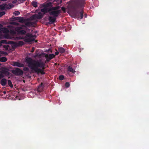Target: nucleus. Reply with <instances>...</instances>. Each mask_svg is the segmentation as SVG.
<instances>
[{"mask_svg":"<svg viewBox=\"0 0 149 149\" xmlns=\"http://www.w3.org/2000/svg\"><path fill=\"white\" fill-rule=\"evenodd\" d=\"M85 4V0H72L70 10L74 18L81 19L83 17V9Z\"/></svg>","mask_w":149,"mask_h":149,"instance_id":"f257e3e1","label":"nucleus"},{"mask_svg":"<svg viewBox=\"0 0 149 149\" xmlns=\"http://www.w3.org/2000/svg\"><path fill=\"white\" fill-rule=\"evenodd\" d=\"M25 61L28 66L32 70L37 73H40L42 74H45L43 70L45 69V63L40 61H36L29 57L25 58Z\"/></svg>","mask_w":149,"mask_h":149,"instance_id":"f03ea898","label":"nucleus"},{"mask_svg":"<svg viewBox=\"0 0 149 149\" xmlns=\"http://www.w3.org/2000/svg\"><path fill=\"white\" fill-rule=\"evenodd\" d=\"M60 7L59 6H57L54 7H49L48 8H44L41 9V11L45 14L47 13H49L50 15H54L57 14V12L55 11L54 10H57L60 8Z\"/></svg>","mask_w":149,"mask_h":149,"instance_id":"7ed1b4c3","label":"nucleus"},{"mask_svg":"<svg viewBox=\"0 0 149 149\" xmlns=\"http://www.w3.org/2000/svg\"><path fill=\"white\" fill-rule=\"evenodd\" d=\"M54 11H57V14H56V15H52L53 16H50L49 17V20L50 22L52 24L54 23L56 21V17H57L59 14L61 12V10L57 9V10H54Z\"/></svg>","mask_w":149,"mask_h":149,"instance_id":"20e7f679","label":"nucleus"},{"mask_svg":"<svg viewBox=\"0 0 149 149\" xmlns=\"http://www.w3.org/2000/svg\"><path fill=\"white\" fill-rule=\"evenodd\" d=\"M12 73L15 76H21L23 74V72L20 69L16 68L11 70Z\"/></svg>","mask_w":149,"mask_h":149,"instance_id":"39448f33","label":"nucleus"},{"mask_svg":"<svg viewBox=\"0 0 149 149\" xmlns=\"http://www.w3.org/2000/svg\"><path fill=\"white\" fill-rule=\"evenodd\" d=\"M13 7L12 4L8 5L7 3H5L0 5V9L1 10L8 9L11 8Z\"/></svg>","mask_w":149,"mask_h":149,"instance_id":"423d86ee","label":"nucleus"},{"mask_svg":"<svg viewBox=\"0 0 149 149\" xmlns=\"http://www.w3.org/2000/svg\"><path fill=\"white\" fill-rule=\"evenodd\" d=\"M23 29L22 27H17L15 28V30L19 34L24 35L26 33L25 30H22Z\"/></svg>","mask_w":149,"mask_h":149,"instance_id":"0eeeda50","label":"nucleus"},{"mask_svg":"<svg viewBox=\"0 0 149 149\" xmlns=\"http://www.w3.org/2000/svg\"><path fill=\"white\" fill-rule=\"evenodd\" d=\"M35 35H33L32 34L28 33L26 34V35L25 36V39H29L30 41H29L28 42H31L33 41H34L35 40L34 38H32L34 37Z\"/></svg>","mask_w":149,"mask_h":149,"instance_id":"6e6552de","label":"nucleus"},{"mask_svg":"<svg viewBox=\"0 0 149 149\" xmlns=\"http://www.w3.org/2000/svg\"><path fill=\"white\" fill-rule=\"evenodd\" d=\"M44 15V14H42L41 12H39L38 14H35L32 16V18L33 19H42Z\"/></svg>","mask_w":149,"mask_h":149,"instance_id":"1a4fd4ad","label":"nucleus"},{"mask_svg":"<svg viewBox=\"0 0 149 149\" xmlns=\"http://www.w3.org/2000/svg\"><path fill=\"white\" fill-rule=\"evenodd\" d=\"M8 69L5 68L0 71V72L3 74L4 76H9L10 73L8 71Z\"/></svg>","mask_w":149,"mask_h":149,"instance_id":"9d476101","label":"nucleus"},{"mask_svg":"<svg viewBox=\"0 0 149 149\" xmlns=\"http://www.w3.org/2000/svg\"><path fill=\"white\" fill-rule=\"evenodd\" d=\"M12 65L14 66H17L20 68L23 67L24 66V65L23 64L17 62H13Z\"/></svg>","mask_w":149,"mask_h":149,"instance_id":"9b49d317","label":"nucleus"},{"mask_svg":"<svg viewBox=\"0 0 149 149\" xmlns=\"http://www.w3.org/2000/svg\"><path fill=\"white\" fill-rule=\"evenodd\" d=\"M15 20H18L19 22L21 23H24L25 21V20L23 18L21 17H15L14 18Z\"/></svg>","mask_w":149,"mask_h":149,"instance_id":"f8f14e48","label":"nucleus"},{"mask_svg":"<svg viewBox=\"0 0 149 149\" xmlns=\"http://www.w3.org/2000/svg\"><path fill=\"white\" fill-rule=\"evenodd\" d=\"M42 6L44 8H48V7H52V4L51 2L45 3L42 5Z\"/></svg>","mask_w":149,"mask_h":149,"instance_id":"ddd939ff","label":"nucleus"},{"mask_svg":"<svg viewBox=\"0 0 149 149\" xmlns=\"http://www.w3.org/2000/svg\"><path fill=\"white\" fill-rule=\"evenodd\" d=\"M25 36H19L17 37V38L18 40H22L23 39L26 42H28L29 41H30V40L29 39H25Z\"/></svg>","mask_w":149,"mask_h":149,"instance_id":"4468645a","label":"nucleus"},{"mask_svg":"<svg viewBox=\"0 0 149 149\" xmlns=\"http://www.w3.org/2000/svg\"><path fill=\"white\" fill-rule=\"evenodd\" d=\"M43 87L44 86L43 84L42 83H41L37 88V91L39 92H41L42 91Z\"/></svg>","mask_w":149,"mask_h":149,"instance_id":"2eb2a0df","label":"nucleus"},{"mask_svg":"<svg viewBox=\"0 0 149 149\" xmlns=\"http://www.w3.org/2000/svg\"><path fill=\"white\" fill-rule=\"evenodd\" d=\"M7 82V80L6 79L3 78L1 79L0 81V84L2 86H5Z\"/></svg>","mask_w":149,"mask_h":149,"instance_id":"dca6fc26","label":"nucleus"},{"mask_svg":"<svg viewBox=\"0 0 149 149\" xmlns=\"http://www.w3.org/2000/svg\"><path fill=\"white\" fill-rule=\"evenodd\" d=\"M55 56V55L54 54H50L49 55H46L45 57L47 58H49V60L52 59Z\"/></svg>","mask_w":149,"mask_h":149,"instance_id":"f3484780","label":"nucleus"},{"mask_svg":"<svg viewBox=\"0 0 149 149\" xmlns=\"http://www.w3.org/2000/svg\"><path fill=\"white\" fill-rule=\"evenodd\" d=\"M33 23L31 22H27L25 23V25L26 26V27L31 26H33Z\"/></svg>","mask_w":149,"mask_h":149,"instance_id":"a211bd4d","label":"nucleus"},{"mask_svg":"<svg viewBox=\"0 0 149 149\" xmlns=\"http://www.w3.org/2000/svg\"><path fill=\"white\" fill-rule=\"evenodd\" d=\"M68 70L70 72H71L72 73H74L75 71L72 68L71 66H69L68 68Z\"/></svg>","mask_w":149,"mask_h":149,"instance_id":"6ab92c4d","label":"nucleus"},{"mask_svg":"<svg viewBox=\"0 0 149 149\" xmlns=\"http://www.w3.org/2000/svg\"><path fill=\"white\" fill-rule=\"evenodd\" d=\"M58 51L61 54H63L65 51V49L62 47L59 48H58Z\"/></svg>","mask_w":149,"mask_h":149,"instance_id":"aec40b11","label":"nucleus"},{"mask_svg":"<svg viewBox=\"0 0 149 149\" xmlns=\"http://www.w3.org/2000/svg\"><path fill=\"white\" fill-rule=\"evenodd\" d=\"M7 60V58L5 57H3L0 58V61L2 62H6Z\"/></svg>","mask_w":149,"mask_h":149,"instance_id":"412c9836","label":"nucleus"},{"mask_svg":"<svg viewBox=\"0 0 149 149\" xmlns=\"http://www.w3.org/2000/svg\"><path fill=\"white\" fill-rule=\"evenodd\" d=\"M32 5L34 7H38L37 2L35 1H33L32 2Z\"/></svg>","mask_w":149,"mask_h":149,"instance_id":"4be33fe9","label":"nucleus"},{"mask_svg":"<svg viewBox=\"0 0 149 149\" xmlns=\"http://www.w3.org/2000/svg\"><path fill=\"white\" fill-rule=\"evenodd\" d=\"M7 41L6 40H2L0 41V47L2 45V43H7Z\"/></svg>","mask_w":149,"mask_h":149,"instance_id":"5701e85b","label":"nucleus"},{"mask_svg":"<svg viewBox=\"0 0 149 149\" xmlns=\"http://www.w3.org/2000/svg\"><path fill=\"white\" fill-rule=\"evenodd\" d=\"M8 84L9 85V86L10 87H13V86L12 84V82L10 80H8Z\"/></svg>","mask_w":149,"mask_h":149,"instance_id":"b1692460","label":"nucleus"},{"mask_svg":"<svg viewBox=\"0 0 149 149\" xmlns=\"http://www.w3.org/2000/svg\"><path fill=\"white\" fill-rule=\"evenodd\" d=\"M24 44V43L22 41H19L18 43V46H22Z\"/></svg>","mask_w":149,"mask_h":149,"instance_id":"393cba45","label":"nucleus"},{"mask_svg":"<svg viewBox=\"0 0 149 149\" xmlns=\"http://www.w3.org/2000/svg\"><path fill=\"white\" fill-rule=\"evenodd\" d=\"M64 76L63 75H61L59 76V79L60 80H63Z\"/></svg>","mask_w":149,"mask_h":149,"instance_id":"a878e982","label":"nucleus"},{"mask_svg":"<svg viewBox=\"0 0 149 149\" xmlns=\"http://www.w3.org/2000/svg\"><path fill=\"white\" fill-rule=\"evenodd\" d=\"M13 14L17 16L20 14V13L18 11H15L14 12Z\"/></svg>","mask_w":149,"mask_h":149,"instance_id":"bb28decb","label":"nucleus"},{"mask_svg":"<svg viewBox=\"0 0 149 149\" xmlns=\"http://www.w3.org/2000/svg\"><path fill=\"white\" fill-rule=\"evenodd\" d=\"M23 70L26 72H29V69L27 67H24Z\"/></svg>","mask_w":149,"mask_h":149,"instance_id":"cd10ccee","label":"nucleus"},{"mask_svg":"<svg viewBox=\"0 0 149 149\" xmlns=\"http://www.w3.org/2000/svg\"><path fill=\"white\" fill-rule=\"evenodd\" d=\"M11 24L16 25H18L19 24L18 23L15 22H11Z\"/></svg>","mask_w":149,"mask_h":149,"instance_id":"c85d7f7f","label":"nucleus"},{"mask_svg":"<svg viewBox=\"0 0 149 149\" xmlns=\"http://www.w3.org/2000/svg\"><path fill=\"white\" fill-rule=\"evenodd\" d=\"M70 84L68 82H66L65 83V87L67 88L69 87L70 86Z\"/></svg>","mask_w":149,"mask_h":149,"instance_id":"c756f323","label":"nucleus"},{"mask_svg":"<svg viewBox=\"0 0 149 149\" xmlns=\"http://www.w3.org/2000/svg\"><path fill=\"white\" fill-rule=\"evenodd\" d=\"M5 14V12L4 11L0 12V17Z\"/></svg>","mask_w":149,"mask_h":149,"instance_id":"7c9ffc66","label":"nucleus"},{"mask_svg":"<svg viewBox=\"0 0 149 149\" xmlns=\"http://www.w3.org/2000/svg\"><path fill=\"white\" fill-rule=\"evenodd\" d=\"M61 9L62 10L63 12L64 13L66 12L65 8L64 7H62L61 8Z\"/></svg>","mask_w":149,"mask_h":149,"instance_id":"2f4dec72","label":"nucleus"},{"mask_svg":"<svg viewBox=\"0 0 149 149\" xmlns=\"http://www.w3.org/2000/svg\"><path fill=\"white\" fill-rule=\"evenodd\" d=\"M4 75L2 74V73H0V79H1L2 78H4Z\"/></svg>","mask_w":149,"mask_h":149,"instance_id":"473e14b6","label":"nucleus"},{"mask_svg":"<svg viewBox=\"0 0 149 149\" xmlns=\"http://www.w3.org/2000/svg\"><path fill=\"white\" fill-rule=\"evenodd\" d=\"M59 53V52H58L57 51L56 52H55V55H58Z\"/></svg>","mask_w":149,"mask_h":149,"instance_id":"72a5a7b5","label":"nucleus"},{"mask_svg":"<svg viewBox=\"0 0 149 149\" xmlns=\"http://www.w3.org/2000/svg\"><path fill=\"white\" fill-rule=\"evenodd\" d=\"M21 26L22 27H26V26L25 25V24L24 25H22Z\"/></svg>","mask_w":149,"mask_h":149,"instance_id":"f704fd0d","label":"nucleus"},{"mask_svg":"<svg viewBox=\"0 0 149 149\" xmlns=\"http://www.w3.org/2000/svg\"><path fill=\"white\" fill-rule=\"evenodd\" d=\"M47 60H46V61L47 62H48L50 60H49V59H48V58H47Z\"/></svg>","mask_w":149,"mask_h":149,"instance_id":"c9c22d12","label":"nucleus"},{"mask_svg":"<svg viewBox=\"0 0 149 149\" xmlns=\"http://www.w3.org/2000/svg\"><path fill=\"white\" fill-rule=\"evenodd\" d=\"M6 91H3V93L4 94H6Z\"/></svg>","mask_w":149,"mask_h":149,"instance_id":"e433bc0d","label":"nucleus"},{"mask_svg":"<svg viewBox=\"0 0 149 149\" xmlns=\"http://www.w3.org/2000/svg\"><path fill=\"white\" fill-rule=\"evenodd\" d=\"M37 42V40H35V42Z\"/></svg>","mask_w":149,"mask_h":149,"instance_id":"4c0bfd02","label":"nucleus"},{"mask_svg":"<svg viewBox=\"0 0 149 149\" xmlns=\"http://www.w3.org/2000/svg\"><path fill=\"white\" fill-rule=\"evenodd\" d=\"M62 1L61 0L60 1V3H62Z\"/></svg>","mask_w":149,"mask_h":149,"instance_id":"58836bf2","label":"nucleus"}]
</instances>
